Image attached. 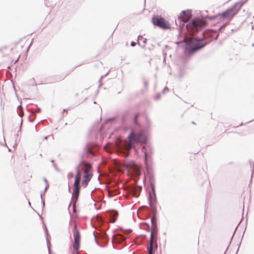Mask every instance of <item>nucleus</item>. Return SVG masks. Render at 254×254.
Listing matches in <instances>:
<instances>
[{
	"instance_id": "nucleus-1",
	"label": "nucleus",
	"mask_w": 254,
	"mask_h": 254,
	"mask_svg": "<svg viewBox=\"0 0 254 254\" xmlns=\"http://www.w3.org/2000/svg\"><path fill=\"white\" fill-rule=\"evenodd\" d=\"M146 138L142 133H134L132 131L128 135L123 144L117 142V145L121 151H129L135 143L143 144L146 142Z\"/></svg>"
},
{
	"instance_id": "nucleus-2",
	"label": "nucleus",
	"mask_w": 254,
	"mask_h": 254,
	"mask_svg": "<svg viewBox=\"0 0 254 254\" xmlns=\"http://www.w3.org/2000/svg\"><path fill=\"white\" fill-rule=\"evenodd\" d=\"M244 2L239 1L235 3L232 7L219 14L218 17H220L224 19L231 20L236 15L243 6Z\"/></svg>"
},
{
	"instance_id": "nucleus-3",
	"label": "nucleus",
	"mask_w": 254,
	"mask_h": 254,
	"mask_svg": "<svg viewBox=\"0 0 254 254\" xmlns=\"http://www.w3.org/2000/svg\"><path fill=\"white\" fill-rule=\"evenodd\" d=\"M151 224L152 228L149 246L147 248L148 254H153L157 249V234L156 232L157 222L155 217L151 218Z\"/></svg>"
},
{
	"instance_id": "nucleus-4",
	"label": "nucleus",
	"mask_w": 254,
	"mask_h": 254,
	"mask_svg": "<svg viewBox=\"0 0 254 254\" xmlns=\"http://www.w3.org/2000/svg\"><path fill=\"white\" fill-rule=\"evenodd\" d=\"M206 25V21L203 19H194L187 24L186 27L190 34H193L194 33L201 30Z\"/></svg>"
},
{
	"instance_id": "nucleus-5",
	"label": "nucleus",
	"mask_w": 254,
	"mask_h": 254,
	"mask_svg": "<svg viewBox=\"0 0 254 254\" xmlns=\"http://www.w3.org/2000/svg\"><path fill=\"white\" fill-rule=\"evenodd\" d=\"M184 41L187 44V49L191 53L202 48L205 45V44L202 43L201 40L194 38H190L189 40L185 38Z\"/></svg>"
},
{
	"instance_id": "nucleus-6",
	"label": "nucleus",
	"mask_w": 254,
	"mask_h": 254,
	"mask_svg": "<svg viewBox=\"0 0 254 254\" xmlns=\"http://www.w3.org/2000/svg\"><path fill=\"white\" fill-rule=\"evenodd\" d=\"M152 22L154 25L163 29H167L171 28L169 22L160 16H153Z\"/></svg>"
},
{
	"instance_id": "nucleus-7",
	"label": "nucleus",
	"mask_w": 254,
	"mask_h": 254,
	"mask_svg": "<svg viewBox=\"0 0 254 254\" xmlns=\"http://www.w3.org/2000/svg\"><path fill=\"white\" fill-rule=\"evenodd\" d=\"M73 237H74V245L73 250L76 253V254H78V250L80 247V235L78 230L77 228V225L76 223H74V228L73 230Z\"/></svg>"
},
{
	"instance_id": "nucleus-8",
	"label": "nucleus",
	"mask_w": 254,
	"mask_h": 254,
	"mask_svg": "<svg viewBox=\"0 0 254 254\" xmlns=\"http://www.w3.org/2000/svg\"><path fill=\"white\" fill-rule=\"evenodd\" d=\"M84 170V176L81 184L84 187H86L92 177V174L90 171L91 166L89 164H85Z\"/></svg>"
},
{
	"instance_id": "nucleus-9",
	"label": "nucleus",
	"mask_w": 254,
	"mask_h": 254,
	"mask_svg": "<svg viewBox=\"0 0 254 254\" xmlns=\"http://www.w3.org/2000/svg\"><path fill=\"white\" fill-rule=\"evenodd\" d=\"M80 182V175L79 172V168L77 167L76 169V174L75 175V181L74 182V190L73 193V197L75 198L76 199L78 198V197L80 191V187H79V183Z\"/></svg>"
},
{
	"instance_id": "nucleus-10",
	"label": "nucleus",
	"mask_w": 254,
	"mask_h": 254,
	"mask_svg": "<svg viewBox=\"0 0 254 254\" xmlns=\"http://www.w3.org/2000/svg\"><path fill=\"white\" fill-rule=\"evenodd\" d=\"M191 14L189 11H183L179 16V19L184 22H187L190 18Z\"/></svg>"
},
{
	"instance_id": "nucleus-11",
	"label": "nucleus",
	"mask_w": 254,
	"mask_h": 254,
	"mask_svg": "<svg viewBox=\"0 0 254 254\" xmlns=\"http://www.w3.org/2000/svg\"><path fill=\"white\" fill-rule=\"evenodd\" d=\"M118 215V213L116 211H112L109 212V216L111 217L110 222L112 223H114L116 217Z\"/></svg>"
},
{
	"instance_id": "nucleus-12",
	"label": "nucleus",
	"mask_w": 254,
	"mask_h": 254,
	"mask_svg": "<svg viewBox=\"0 0 254 254\" xmlns=\"http://www.w3.org/2000/svg\"><path fill=\"white\" fill-rule=\"evenodd\" d=\"M73 177H74V175H73V173H72V172H69L67 174V177L68 179H71V178H73Z\"/></svg>"
},
{
	"instance_id": "nucleus-13",
	"label": "nucleus",
	"mask_w": 254,
	"mask_h": 254,
	"mask_svg": "<svg viewBox=\"0 0 254 254\" xmlns=\"http://www.w3.org/2000/svg\"><path fill=\"white\" fill-rule=\"evenodd\" d=\"M130 165L132 166L135 169L139 170V167L134 163H132Z\"/></svg>"
},
{
	"instance_id": "nucleus-14",
	"label": "nucleus",
	"mask_w": 254,
	"mask_h": 254,
	"mask_svg": "<svg viewBox=\"0 0 254 254\" xmlns=\"http://www.w3.org/2000/svg\"><path fill=\"white\" fill-rule=\"evenodd\" d=\"M117 237L121 240L124 241L125 240V238L122 235H118Z\"/></svg>"
},
{
	"instance_id": "nucleus-15",
	"label": "nucleus",
	"mask_w": 254,
	"mask_h": 254,
	"mask_svg": "<svg viewBox=\"0 0 254 254\" xmlns=\"http://www.w3.org/2000/svg\"><path fill=\"white\" fill-rule=\"evenodd\" d=\"M155 202V199H154L153 198H151V200L150 201V204H151V205L152 206L153 203H154Z\"/></svg>"
},
{
	"instance_id": "nucleus-16",
	"label": "nucleus",
	"mask_w": 254,
	"mask_h": 254,
	"mask_svg": "<svg viewBox=\"0 0 254 254\" xmlns=\"http://www.w3.org/2000/svg\"><path fill=\"white\" fill-rule=\"evenodd\" d=\"M86 151H87V152H88V153H90V152H91V151H90V150L89 148H88V147H86Z\"/></svg>"
},
{
	"instance_id": "nucleus-17",
	"label": "nucleus",
	"mask_w": 254,
	"mask_h": 254,
	"mask_svg": "<svg viewBox=\"0 0 254 254\" xmlns=\"http://www.w3.org/2000/svg\"><path fill=\"white\" fill-rule=\"evenodd\" d=\"M73 211L74 212L76 211L75 205H73Z\"/></svg>"
},
{
	"instance_id": "nucleus-18",
	"label": "nucleus",
	"mask_w": 254,
	"mask_h": 254,
	"mask_svg": "<svg viewBox=\"0 0 254 254\" xmlns=\"http://www.w3.org/2000/svg\"><path fill=\"white\" fill-rule=\"evenodd\" d=\"M135 45V43L134 42L131 43V46H134Z\"/></svg>"
},
{
	"instance_id": "nucleus-19",
	"label": "nucleus",
	"mask_w": 254,
	"mask_h": 254,
	"mask_svg": "<svg viewBox=\"0 0 254 254\" xmlns=\"http://www.w3.org/2000/svg\"><path fill=\"white\" fill-rule=\"evenodd\" d=\"M145 158L146 159L147 157L146 153H145Z\"/></svg>"
}]
</instances>
